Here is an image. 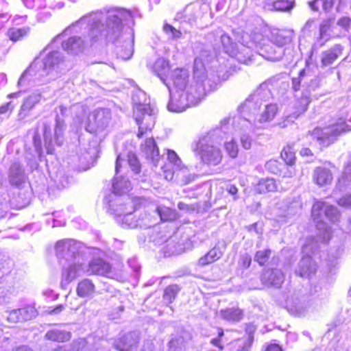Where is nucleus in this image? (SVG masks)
<instances>
[{"mask_svg": "<svg viewBox=\"0 0 351 351\" xmlns=\"http://www.w3.org/2000/svg\"><path fill=\"white\" fill-rule=\"evenodd\" d=\"M319 247L317 238L309 237L306 240L302 246V253L303 256L298 263L295 273L302 278H310L317 271V266L312 258L315 252Z\"/></svg>", "mask_w": 351, "mask_h": 351, "instance_id": "nucleus-9", "label": "nucleus"}, {"mask_svg": "<svg viewBox=\"0 0 351 351\" xmlns=\"http://www.w3.org/2000/svg\"><path fill=\"white\" fill-rule=\"evenodd\" d=\"M349 25L350 23H322L319 27V38L326 41L330 37L338 36L339 34L332 32L330 29L343 27L345 29H348Z\"/></svg>", "mask_w": 351, "mask_h": 351, "instance_id": "nucleus-32", "label": "nucleus"}, {"mask_svg": "<svg viewBox=\"0 0 351 351\" xmlns=\"http://www.w3.org/2000/svg\"><path fill=\"white\" fill-rule=\"evenodd\" d=\"M180 287L177 285H171L166 287L163 293V300L167 304L172 303L180 291Z\"/></svg>", "mask_w": 351, "mask_h": 351, "instance_id": "nucleus-46", "label": "nucleus"}, {"mask_svg": "<svg viewBox=\"0 0 351 351\" xmlns=\"http://www.w3.org/2000/svg\"><path fill=\"white\" fill-rule=\"evenodd\" d=\"M19 311L20 312L21 322L30 320L37 315V311L32 306L19 308Z\"/></svg>", "mask_w": 351, "mask_h": 351, "instance_id": "nucleus-50", "label": "nucleus"}, {"mask_svg": "<svg viewBox=\"0 0 351 351\" xmlns=\"http://www.w3.org/2000/svg\"><path fill=\"white\" fill-rule=\"evenodd\" d=\"M139 341V333L132 331L124 334L114 341V347L119 351H134Z\"/></svg>", "mask_w": 351, "mask_h": 351, "instance_id": "nucleus-20", "label": "nucleus"}, {"mask_svg": "<svg viewBox=\"0 0 351 351\" xmlns=\"http://www.w3.org/2000/svg\"><path fill=\"white\" fill-rule=\"evenodd\" d=\"M189 77V72L185 69H176L173 70L171 75V80L173 82L176 90L183 92V90L187 89L190 86H186Z\"/></svg>", "mask_w": 351, "mask_h": 351, "instance_id": "nucleus-27", "label": "nucleus"}, {"mask_svg": "<svg viewBox=\"0 0 351 351\" xmlns=\"http://www.w3.org/2000/svg\"><path fill=\"white\" fill-rule=\"evenodd\" d=\"M227 127L217 128L201 136L193 147V151L199 155L204 164L216 166L222 160L219 145L223 143L222 134H226Z\"/></svg>", "mask_w": 351, "mask_h": 351, "instance_id": "nucleus-2", "label": "nucleus"}, {"mask_svg": "<svg viewBox=\"0 0 351 351\" xmlns=\"http://www.w3.org/2000/svg\"><path fill=\"white\" fill-rule=\"evenodd\" d=\"M75 111V120L82 126L84 119V128L91 134H99L104 132L109 125L111 121V111L109 108H97L86 117V107L82 104H75L73 106Z\"/></svg>", "mask_w": 351, "mask_h": 351, "instance_id": "nucleus-5", "label": "nucleus"}, {"mask_svg": "<svg viewBox=\"0 0 351 351\" xmlns=\"http://www.w3.org/2000/svg\"><path fill=\"white\" fill-rule=\"evenodd\" d=\"M95 287L90 279H84L79 282L76 292L81 298H92L95 293Z\"/></svg>", "mask_w": 351, "mask_h": 351, "instance_id": "nucleus-33", "label": "nucleus"}, {"mask_svg": "<svg viewBox=\"0 0 351 351\" xmlns=\"http://www.w3.org/2000/svg\"><path fill=\"white\" fill-rule=\"evenodd\" d=\"M339 212L335 206L330 204L326 206V210L324 211L325 219L335 222L339 219Z\"/></svg>", "mask_w": 351, "mask_h": 351, "instance_id": "nucleus-55", "label": "nucleus"}, {"mask_svg": "<svg viewBox=\"0 0 351 351\" xmlns=\"http://www.w3.org/2000/svg\"><path fill=\"white\" fill-rule=\"evenodd\" d=\"M350 130L351 127L346 123V119L339 117L334 119L328 127L324 129L315 128L311 135L316 138L321 145L327 147L332 143L338 136Z\"/></svg>", "mask_w": 351, "mask_h": 351, "instance_id": "nucleus-11", "label": "nucleus"}, {"mask_svg": "<svg viewBox=\"0 0 351 351\" xmlns=\"http://www.w3.org/2000/svg\"><path fill=\"white\" fill-rule=\"evenodd\" d=\"M219 79V73L208 77L202 59L196 58L194 60L193 77L187 89L183 92L176 90L171 95V89L168 87L171 99L167 104V109L171 112H181L189 107L197 105L206 93L214 88Z\"/></svg>", "mask_w": 351, "mask_h": 351, "instance_id": "nucleus-1", "label": "nucleus"}, {"mask_svg": "<svg viewBox=\"0 0 351 351\" xmlns=\"http://www.w3.org/2000/svg\"><path fill=\"white\" fill-rule=\"evenodd\" d=\"M56 253L59 259L66 261L76 260L82 257L80 252L79 244L73 239H63L58 241L56 245Z\"/></svg>", "mask_w": 351, "mask_h": 351, "instance_id": "nucleus-16", "label": "nucleus"}, {"mask_svg": "<svg viewBox=\"0 0 351 351\" xmlns=\"http://www.w3.org/2000/svg\"><path fill=\"white\" fill-rule=\"evenodd\" d=\"M238 127L245 132H254L259 126L256 123H252L250 119L245 117H239L238 120Z\"/></svg>", "mask_w": 351, "mask_h": 351, "instance_id": "nucleus-49", "label": "nucleus"}, {"mask_svg": "<svg viewBox=\"0 0 351 351\" xmlns=\"http://www.w3.org/2000/svg\"><path fill=\"white\" fill-rule=\"evenodd\" d=\"M262 56L267 60L272 62L280 60L283 56L284 51L282 48L278 46L273 47L270 45L265 46L263 49Z\"/></svg>", "mask_w": 351, "mask_h": 351, "instance_id": "nucleus-34", "label": "nucleus"}, {"mask_svg": "<svg viewBox=\"0 0 351 351\" xmlns=\"http://www.w3.org/2000/svg\"><path fill=\"white\" fill-rule=\"evenodd\" d=\"M71 336L70 332L58 329L50 330L45 334L47 339L58 342L67 341L71 339Z\"/></svg>", "mask_w": 351, "mask_h": 351, "instance_id": "nucleus-37", "label": "nucleus"}, {"mask_svg": "<svg viewBox=\"0 0 351 351\" xmlns=\"http://www.w3.org/2000/svg\"><path fill=\"white\" fill-rule=\"evenodd\" d=\"M167 159L176 169L182 170L184 168V165H182L181 159L174 151L167 150Z\"/></svg>", "mask_w": 351, "mask_h": 351, "instance_id": "nucleus-57", "label": "nucleus"}, {"mask_svg": "<svg viewBox=\"0 0 351 351\" xmlns=\"http://www.w3.org/2000/svg\"><path fill=\"white\" fill-rule=\"evenodd\" d=\"M42 98L43 95L39 90L32 93L25 98L18 114L19 119L22 120L29 116L31 110L40 101Z\"/></svg>", "mask_w": 351, "mask_h": 351, "instance_id": "nucleus-23", "label": "nucleus"}, {"mask_svg": "<svg viewBox=\"0 0 351 351\" xmlns=\"http://www.w3.org/2000/svg\"><path fill=\"white\" fill-rule=\"evenodd\" d=\"M165 32L171 37L172 38H179L182 36V32L180 29H177L169 23H165L163 26Z\"/></svg>", "mask_w": 351, "mask_h": 351, "instance_id": "nucleus-60", "label": "nucleus"}, {"mask_svg": "<svg viewBox=\"0 0 351 351\" xmlns=\"http://www.w3.org/2000/svg\"><path fill=\"white\" fill-rule=\"evenodd\" d=\"M142 19V13L137 8L106 6L84 14L75 22H134Z\"/></svg>", "mask_w": 351, "mask_h": 351, "instance_id": "nucleus-4", "label": "nucleus"}, {"mask_svg": "<svg viewBox=\"0 0 351 351\" xmlns=\"http://www.w3.org/2000/svg\"><path fill=\"white\" fill-rule=\"evenodd\" d=\"M221 316L228 322H239L242 319V312L239 308H229L221 311Z\"/></svg>", "mask_w": 351, "mask_h": 351, "instance_id": "nucleus-44", "label": "nucleus"}, {"mask_svg": "<svg viewBox=\"0 0 351 351\" xmlns=\"http://www.w3.org/2000/svg\"><path fill=\"white\" fill-rule=\"evenodd\" d=\"M132 101L134 104V112L141 107L145 110L147 106H151L147 102L146 93L142 90H138L132 95Z\"/></svg>", "mask_w": 351, "mask_h": 351, "instance_id": "nucleus-43", "label": "nucleus"}, {"mask_svg": "<svg viewBox=\"0 0 351 351\" xmlns=\"http://www.w3.org/2000/svg\"><path fill=\"white\" fill-rule=\"evenodd\" d=\"M133 117L138 125V138H141L147 131H151L155 125L156 112L151 106H147L145 110L139 107L133 112Z\"/></svg>", "mask_w": 351, "mask_h": 351, "instance_id": "nucleus-14", "label": "nucleus"}, {"mask_svg": "<svg viewBox=\"0 0 351 351\" xmlns=\"http://www.w3.org/2000/svg\"><path fill=\"white\" fill-rule=\"evenodd\" d=\"M271 251L269 249L257 251L254 256V261L260 265H264L269 260Z\"/></svg>", "mask_w": 351, "mask_h": 351, "instance_id": "nucleus-53", "label": "nucleus"}, {"mask_svg": "<svg viewBox=\"0 0 351 351\" xmlns=\"http://www.w3.org/2000/svg\"><path fill=\"white\" fill-rule=\"evenodd\" d=\"M261 280L267 286L280 288L284 282L285 276L280 269H268L263 274Z\"/></svg>", "mask_w": 351, "mask_h": 351, "instance_id": "nucleus-24", "label": "nucleus"}, {"mask_svg": "<svg viewBox=\"0 0 351 351\" xmlns=\"http://www.w3.org/2000/svg\"><path fill=\"white\" fill-rule=\"evenodd\" d=\"M0 219L4 218L10 208L15 206V204L7 196L3 198V200H0Z\"/></svg>", "mask_w": 351, "mask_h": 351, "instance_id": "nucleus-58", "label": "nucleus"}, {"mask_svg": "<svg viewBox=\"0 0 351 351\" xmlns=\"http://www.w3.org/2000/svg\"><path fill=\"white\" fill-rule=\"evenodd\" d=\"M55 182L56 183L57 188L61 189L69 185L71 179L66 175L60 173L56 176Z\"/></svg>", "mask_w": 351, "mask_h": 351, "instance_id": "nucleus-59", "label": "nucleus"}, {"mask_svg": "<svg viewBox=\"0 0 351 351\" xmlns=\"http://www.w3.org/2000/svg\"><path fill=\"white\" fill-rule=\"evenodd\" d=\"M29 32V27L23 28H10L7 32V35L9 38L12 41H17L26 36Z\"/></svg>", "mask_w": 351, "mask_h": 351, "instance_id": "nucleus-47", "label": "nucleus"}, {"mask_svg": "<svg viewBox=\"0 0 351 351\" xmlns=\"http://www.w3.org/2000/svg\"><path fill=\"white\" fill-rule=\"evenodd\" d=\"M66 112L67 108L66 107L59 106V114L56 115L53 129L47 123L43 124V138L47 154L53 153L55 145L60 146L63 143L64 132L66 128L64 117Z\"/></svg>", "mask_w": 351, "mask_h": 351, "instance_id": "nucleus-7", "label": "nucleus"}, {"mask_svg": "<svg viewBox=\"0 0 351 351\" xmlns=\"http://www.w3.org/2000/svg\"><path fill=\"white\" fill-rule=\"evenodd\" d=\"M254 331H247V337L238 340L237 343V351H250L254 341Z\"/></svg>", "mask_w": 351, "mask_h": 351, "instance_id": "nucleus-45", "label": "nucleus"}, {"mask_svg": "<svg viewBox=\"0 0 351 351\" xmlns=\"http://www.w3.org/2000/svg\"><path fill=\"white\" fill-rule=\"evenodd\" d=\"M128 164L131 168L132 171L137 174L141 171V165L137 156L134 153L129 152L128 154Z\"/></svg>", "mask_w": 351, "mask_h": 351, "instance_id": "nucleus-56", "label": "nucleus"}, {"mask_svg": "<svg viewBox=\"0 0 351 351\" xmlns=\"http://www.w3.org/2000/svg\"><path fill=\"white\" fill-rule=\"evenodd\" d=\"M265 167L269 172L278 175L280 172V169L285 167V164L276 160H269L266 162Z\"/></svg>", "mask_w": 351, "mask_h": 351, "instance_id": "nucleus-51", "label": "nucleus"}, {"mask_svg": "<svg viewBox=\"0 0 351 351\" xmlns=\"http://www.w3.org/2000/svg\"><path fill=\"white\" fill-rule=\"evenodd\" d=\"M277 189L276 181L272 178H264L259 180L255 187V190L258 193H266L274 192Z\"/></svg>", "mask_w": 351, "mask_h": 351, "instance_id": "nucleus-39", "label": "nucleus"}, {"mask_svg": "<svg viewBox=\"0 0 351 351\" xmlns=\"http://www.w3.org/2000/svg\"><path fill=\"white\" fill-rule=\"evenodd\" d=\"M215 262V258H212L209 254L206 253L197 261V265L203 267Z\"/></svg>", "mask_w": 351, "mask_h": 351, "instance_id": "nucleus-63", "label": "nucleus"}, {"mask_svg": "<svg viewBox=\"0 0 351 351\" xmlns=\"http://www.w3.org/2000/svg\"><path fill=\"white\" fill-rule=\"evenodd\" d=\"M348 186H351V160L345 166L343 175L339 179L336 189L342 191Z\"/></svg>", "mask_w": 351, "mask_h": 351, "instance_id": "nucleus-41", "label": "nucleus"}, {"mask_svg": "<svg viewBox=\"0 0 351 351\" xmlns=\"http://www.w3.org/2000/svg\"><path fill=\"white\" fill-rule=\"evenodd\" d=\"M281 157L283 158L285 164H287L288 165H294L295 156L292 147L289 146L285 147L281 152Z\"/></svg>", "mask_w": 351, "mask_h": 351, "instance_id": "nucleus-52", "label": "nucleus"}, {"mask_svg": "<svg viewBox=\"0 0 351 351\" xmlns=\"http://www.w3.org/2000/svg\"><path fill=\"white\" fill-rule=\"evenodd\" d=\"M294 36V31L291 29L273 28L271 30L270 40L278 47H281L290 43Z\"/></svg>", "mask_w": 351, "mask_h": 351, "instance_id": "nucleus-22", "label": "nucleus"}, {"mask_svg": "<svg viewBox=\"0 0 351 351\" xmlns=\"http://www.w3.org/2000/svg\"><path fill=\"white\" fill-rule=\"evenodd\" d=\"M210 15L211 12H209L206 5L200 6L197 3H191L178 10L173 17V21L176 22L207 21Z\"/></svg>", "mask_w": 351, "mask_h": 351, "instance_id": "nucleus-12", "label": "nucleus"}, {"mask_svg": "<svg viewBox=\"0 0 351 351\" xmlns=\"http://www.w3.org/2000/svg\"><path fill=\"white\" fill-rule=\"evenodd\" d=\"M332 176L331 171L325 167H317L313 171V181L317 185L324 186L331 182Z\"/></svg>", "mask_w": 351, "mask_h": 351, "instance_id": "nucleus-31", "label": "nucleus"}, {"mask_svg": "<svg viewBox=\"0 0 351 351\" xmlns=\"http://www.w3.org/2000/svg\"><path fill=\"white\" fill-rule=\"evenodd\" d=\"M295 174V171L293 165H288L285 164L284 168L280 169V172L278 174L282 178H291Z\"/></svg>", "mask_w": 351, "mask_h": 351, "instance_id": "nucleus-62", "label": "nucleus"}, {"mask_svg": "<svg viewBox=\"0 0 351 351\" xmlns=\"http://www.w3.org/2000/svg\"><path fill=\"white\" fill-rule=\"evenodd\" d=\"M123 23H91L90 34L93 37L100 36L108 42L116 43L121 36L125 38V49L120 56L124 60L131 58L134 53V32L132 28L123 33Z\"/></svg>", "mask_w": 351, "mask_h": 351, "instance_id": "nucleus-3", "label": "nucleus"}, {"mask_svg": "<svg viewBox=\"0 0 351 351\" xmlns=\"http://www.w3.org/2000/svg\"><path fill=\"white\" fill-rule=\"evenodd\" d=\"M220 38L224 51L230 56L236 57L239 61L243 62L245 64H247L248 61H250V58L247 60L244 58L243 60L240 58L239 53L237 51V44L232 42L231 38L228 34H223Z\"/></svg>", "mask_w": 351, "mask_h": 351, "instance_id": "nucleus-28", "label": "nucleus"}, {"mask_svg": "<svg viewBox=\"0 0 351 351\" xmlns=\"http://www.w3.org/2000/svg\"><path fill=\"white\" fill-rule=\"evenodd\" d=\"M251 262H252L251 256L247 253H245L240 256V258L239 261V265H240L241 267H242L243 269H247L250 266Z\"/></svg>", "mask_w": 351, "mask_h": 351, "instance_id": "nucleus-61", "label": "nucleus"}, {"mask_svg": "<svg viewBox=\"0 0 351 351\" xmlns=\"http://www.w3.org/2000/svg\"><path fill=\"white\" fill-rule=\"evenodd\" d=\"M141 149L145 157L151 160L154 166H157L160 155L154 139L153 138L146 139L145 143L141 145Z\"/></svg>", "mask_w": 351, "mask_h": 351, "instance_id": "nucleus-26", "label": "nucleus"}, {"mask_svg": "<svg viewBox=\"0 0 351 351\" xmlns=\"http://www.w3.org/2000/svg\"><path fill=\"white\" fill-rule=\"evenodd\" d=\"M305 74V70L302 69L299 73L298 77L292 79V89L294 92V97L296 99L295 104V110L286 117V119L279 125L281 128H285L289 123L294 122L295 119L300 115L304 113L308 108V104L311 103V91L308 88L300 90V84Z\"/></svg>", "mask_w": 351, "mask_h": 351, "instance_id": "nucleus-6", "label": "nucleus"}, {"mask_svg": "<svg viewBox=\"0 0 351 351\" xmlns=\"http://www.w3.org/2000/svg\"><path fill=\"white\" fill-rule=\"evenodd\" d=\"M7 176L9 184L18 189L21 188L27 180L25 169L19 162H14L10 166Z\"/></svg>", "mask_w": 351, "mask_h": 351, "instance_id": "nucleus-19", "label": "nucleus"}, {"mask_svg": "<svg viewBox=\"0 0 351 351\" xmlns=\"http://www.w3.org/2000/svg\"><path fill=\"white\" fill-rule=\"evenodd\" d=\"M335 0H313L308 2L311 10L319 12L320 9L326 14L328 13L334 5Z\"/></svg>", "mask_w": 351, "mask_h": 351, "instance_id": "nucleus-36", "label": "nucleus"}, {"mask_svg": "<svg viewBox=\"0 0 351 351\" xmlns=\"http://www.w3.org/2000/svg\"><path fill=\"white\" fill-rule=\"evenodd\" d=\"M131 183L128 179L123 176H116L112 182L113 193L117 195H122L128 193L131 189Z\"/></svg>", "mask_w": 351, "mask_h": 351, "instance_id": "nucleus-35", "label": "nucleus"}, {"mask_svg": "<svg viewBox=\"0 0 351 351\" xmlns=\"http://www.w3.org/2000/svg\"><path fill=\"white\" fill-rule=\"evenodd\" d=\"M39 64L48 82L59 77L68 70V64L62 53L58 51L49 52L42 61L39 60Z\"/></svg>", "mask_w": 351, "mask_h": 351, "instance_id": "nucleus-10", "label": "nucleus"}, {"mask_svg": "<svg viewBox=\"0 0 351 351\" xmlns=\"http://www.w3.org/2000/svg\"><path fill=\"white\" fill-rule=\"evenodd\" d=\"M85 269L90 274L100 275L108 278H111L113 275L111 265L101 258L93 259L88 265H85Z\"/></svg>", "mask_w": 351, "mask_h": 351, "instance_id": "nucleus-21", "label": "nucleus"}, {"mask_svg": "<svg viewBox=\"0 0 351 351\" xmlns=\"http://www.w3.org/2000/svg\"><path fill=\"white\" fill-rule=\"evenodd\" d=\"M184 341L182 337L176 336L169 343V351H182Z\"/></svg>", "mask_w": 351, "mask_h": 351, "instance_id": "nucleus-54", "label": "nucleus"}, {"mask_svg": "<svg viewBox=\"0 0 351 351\" xmlns=\"http://www.w3.org/2000/svg\"><path fill=\"white\" fill-rule=\"evenodd\" d=\"M269 90L261 86L252 93L240 106L241 113L249 112L254 114L268 97Z\"/></svg>", "mask_w": 351, "mask_h": 351, "instance_id": "nucleus-15", "label": "nucleus"}, {"mask_svg": "<svg viewBox=\"0 0 351 351\" xmlns=\"http://www.w3.org/2000/svg\"><path fill=\"white\" fill-rule=\"evenodd\" d=\"M62 48L67 53L77 55L84 49V40L79 36H73L62 43Z\"/></svg>", "mask_w": 351, "mask_h": 351, "instance_id": "nucleus-29", "label": "nucleus"}, {"mask_svg": "<svg viewBox=\"0 0 351 351\" xmlns=\"http://www.w3.org/2000/svg\"><path fill=\"white\" fill-rule=\"evenodd\" d=\"M294 5V0H277L272 4L274 10L283 12H289L293 8Z\"/></svg>", "mask_w": 351, "mask_h": 351, "instance_id": "nucleus-48", "label": "nucleus"}, {"mask_svg": "<svg viewBox=\"0 0 351 351\" xmlns=\"http://www.w3.org/2000/svg\"><path fill=\"white\" fill-rule=\"evenodd\" d=\"M156 210L162 221H171L178 218L176 210L165 206L160 205L157 206Z\"/></svg>", "mask_w": 351, "mask_h": 351, "instance_id": "nucleus-40", "label": "nucleus"}, {"mask_svg": "<svg viewBox=\"0 0 351 351\" xmlns=\"http://www.w3.org/2000/svg\"><path fill=\"white\" fill-rule=\"evenodd\" d=\"M328 206V204L324 202L316 201L313 204L311 210L312 217L313 218V220L317 223V228L319 229L320 226H322V228L324 229L323 234L318 239V240H321V242L324 243H326L330 239L327 227L324 223V219H325L324 211L326 210V206Z\"/></svg>", "mask_w": 351, "mask_h": 351, "instance_id": "nucleus-18", "label": "nucleus"}, {"mask_svg": "<svg viewBox=\"0 0 351 351\" xmlns=\"http://www.w3.org/2000/svg\"><path fill=\"white\" fill-rule=\"evenodd\" d=\"M45 83H48V81L40 71L39 60L36 59L23 72L18 80L17 85L21 90H25L29 87Z\"/></svg>", "mask_w": 351, "mask_h": 351, "instance_id": "nucleus-13", "label": "nucleus"}, {"mask_svg": "<svg viewBox=\"0 0 351 351\" xmlns=\"http://www.w3.org/2000/svg\"><path fill=\"white\" fill-rule=\"evenodd\" d=\"M223 126L228 128V129L226 130L227 131L226 134L224 135L223 134H222V136L223 137V142L224 143L225 149L230 157L234 158L238 155V145H237L236 142L233 138H231L230 141H228V138L230 137L231 130V128L228 123H222L221 127Z\"/></svg>", "mask_w": 351, "mask_h": 351, "instance_id": "nucleus-30", "label": "nucleus"}, {"mask_svg": "<svg viewBox=\"0 0 351 351\" xmlns=\"http://www.w3.org/2000/svg\"><path fill=\"white\" fill-rule=\"evenodd\" d=\"M343 47L336 44L321 53V66L326 67L332 64L342 54Z\"/></svg>", "mask_w": 351, "mask_h": 351, "instance_id": "nucleus-25", "label": "nucleus"}, {"mask_svg": "<svg viewBox=\"0 0 351 351\" xmlns=\"http://www.w3.org/2000/svg\"><path fill=\"white\" fill-rule=\"evenodd\" d=\"M278 106L275 104L265 105L264 111L261 113L258 123L270 121L274 119L278 112Z\"/></svg>", "mask_w": 351, "mask_h": 351, "instance_id": "nucleus-42", "label": "nucleus"}, {"mask_svg": "<svg viewBox=\"0 0 351 351\" xmlns=\"http://www.w3.org/2000/svg\"><path fill=\"white\" fill-rule=\"evenodd\" d=\"M169 70V62L164 58H158L154 64V72L167 87H169V84L166 82V79L165 77L166 76V74Z\"/></svg>", "mask_w": 351, "mask_h": 351, "instance_id": "nucleus-38", "label": "nucleus"}, {"mask_svg": "<svg viewBox=\"0 0 351 351\" xmlns=\"http://www.w3.org/2000/svg\"><path fill=\"white\" fill-rule=\"evenodd\" d=\"M83 257H78L76 260L67 261L68 266H64L62 271V280L60 285L63 289L66 287L76 278L86 271L85 264L83 263Z\"/></svg>", "mask_w": 351, "mask_h": 351, "instance_id": "nucleus-17", "label": "nucleus"}, {"mask_svg": "<svg viewBox=\"0 0 351 351\" xmlns=\"http://www.w3.org/2000/svg\"><path fill=\"white\" fill-rule=\"evenodd\" d=\"M135 210L134 203L128 199V202L124 204H120L114 210L118 216L119 223L121 226L125 228H148L154 225L148 220V215L144 213L138 218L133 213Z\"/></svg>", "mask_w": 351, "mask_h": 351, "instance_id": "nucleus-8", "label": "nucleus"}, {"mask_svg": "<svg viewBox=\"0 0 351 351\" xmlns=\"http://www.w3.org/2000/svg\"><path fill=\"white\" fill-rule=\"evenodd\" d=\"M207 253L209 254L212 258H215V261H217L223 256V251L221 250L219 246L215 245Z\"/></svg>", "mask_w": 351, "mask_h": 351, "instance_id": "nucleus-64", "label": "nucleus"}]
</instances>
